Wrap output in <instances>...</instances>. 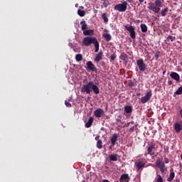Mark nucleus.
<instances>
[{
	"instance_id": "1a4fd4ad",
	"label": "nucleus",
	"mask_w": 182,
	"mask_h": 182,
	"mask_svg": "<svg viewBox=\"0 0 182 182\" xmlns=\"http://www.w3.org/2000/svg\"><path fill=\"white\" fill-rule=\"evenodd\" d=\"M154 149H156V145L154 144H152L149 146H148L147 151L144 154L145 157L147 156V155L154 156L155 154Z\"/></svg>"
},
{
	"instance_id": "4468645a",
	"label": "nucleus",
	"mask_w": 182,
	"mask_h": 182,
	"mask_svg": "<svg viewBox=\"0 0 182 182\" xmlns=\"http://www.w3.org/2000/svg\"><path fill=\"white\" fill-rule=\"evenodd\" d=\"M117 139H119V135L117 134H113L111 137V146L113 147L114 144H116V141H117Z\"/></svg>"
},
{
	"instance_id": "49530a36",
	"label": "nucleus",
	"mask_w": 182,
	"mask_h": 182,
	"mask_svg": "<svg viewBox=\"0 0 182 182\" xmlns=\"http://www.w3.org/2000/svg\"><path fill=\"white\" fill-rule=\"evenodd\" d=\"M139 3L143 4L144 2V0H139Z\"/></svg>"
},
{
	"instance_id": "72a5a7b5",
	"label": "nucleus",
	"mask_w": 182,
	"mask_h": 182,
	"mask_svg": "<svg viewBox=\"0 0 182 182\" xmlns=\"http://www.w3.org/2000/svg\"><path fill=\"white\" fill-rule=\"evenodd\" d=\"M77 14L80 16H85V15H86V12L85 11H82L80 9L77 10Z\"/></svg>"
},
{
	"instance_id": "4be33fe9",
	"label": "nucleus",
	"mask_w": 182,
	"mask_h": 182,
	"mask_svg": "<svg viewBox=\"0 0 182 182\" xmlns=\"http://www.w3.org/2000/svg\"><path fill=\"white\" fill-rule=\"evenodd\" d=\"M80 25H81V29L82 31H83V32L84 31H86V29H87V24L86 23V21H82L80 22Z\"/></svg>"
},
{
	"instance_id": "39448f33",
	"label": "nucleus",
	"mask_w": 182,
	"mask_h": 182,
	"mask_svg": "<svg viewBox=\"0 0 182 182\" xmlns=\"http://www.w3.org/2000/svg\"><path fill=\"white\" fill-rule=\"evenodd\" d=\"M97 41V38H96V37L87 36L84 38L82 41V45H84V46H90L92 43L95 44V43Z\"/></svg>"
},
{
	"instance_id": "e433bc0d",
	"label": "nucleus",
	"mask_w": 182,
	"mask_h": 182,
	"mask_svg": "<svg viewBox=\"0 0 182 182\" xmlns=\"http://www.w3.org/2000/svg\"><path fill=\"white\" fill-rule=\"evenodd\" d=\"M128 86H129V87H133L136 86V83L133 82L132 81H129L128 83Z\"/></svg>"
},
{
	"instance_id": "c85d7f7f",
	"label": "nucleus",
	"mask_w": 182,
	"mask_h": 182,
	"mask_svg": "<svg viewBox=\"0 0 182 182\" xmlns=\"http://www.w3.org/2000/svg\"><path fill=\"white\" fill-rule=\"evenodd\" d=\"M109 160H111V161H117V154L109 155Z\"/></svg>"
},
{
	"instance_id": "79ce46f5",
	"label": "nucleus",
	"mask_w": 182,
	"mask_h": 182,
	"mask_svg": "<svg viewBox=\"0 0 182 182\" xmlns=\"http://www.w3.org/2000/svg\"><path fill=\"white\" fill-rule=\"evenodd\" d=\"M168 85L169 86H171V85H173V81L168 80Z\"/></svg>"
},
{
	"instance_id": "f8f14e48",
	"label": "nucleus",
	"mask_w": 182,
	"mask_h": 182,
	"mask_svg": "<svg viewBox=\"0 0 182 182\" xmlns=\"http://www.w3.org/2000/svg\"><path fill=\"white\" fill-rule=\"evenodd\" d=\"M86 65L88 70H90L91 72H95L96 70V67H95V64H93L92 61L87 62Z\"/></svg>"
},
{
	"instance_id": "cd10ccee",
	"label": "nucleus",
	"mask_w": 182,
	"mask_h": 182,
	"mask_svg": "<svg viewBox=\"0 0 182 182\" xmlns=\"http://www.w3.org/2000/svg\"><path fill=\"white\" fill-rule=\"evenodd\" d=\"M167 12H168V8L166 7L165 9H163L161 11V16H166L167 15Z\"/></svg>"
},
{
	"instance_id": "c03bdc74",
	"label": "nucleus",
	"mask_w": 182,
	"mask_h": 182,
	"mask_svg": "<svg viewBox=\"0 0 182 182\" xmlns=\"http://www.w3.org/2000/svg\"><path fill=\"white\" fill-rule=\"evenodd\" d=\"M129 131L134 132V127H132L129 129Z\"/></svg>"
},
{
	"instance_id": "f03ea898",
	"label": "nucleus",
	"mask_w": 182,
	"mask_h": 182,
	"mask_svg": "<svg viewBox=\"0 0 182 182\" xmlns=\"http://www.w3.org/2000/svg\"><path fill=\"white\" fill-rule=\"evenodd\" d=\"M163 1L161 0H155L154 3L150 2L148 4V8L154 14H159L160 12V9L161 8V5Z\"/></svg>"
},
{
	"instance_id": "412c9836",
	"label": "nucleus",
	"mask_w": 182,
	"mask_h": 182,
	"mask_svg": "<svg viewBox=\"0 0 182 182\" xmlns=\"http://www.w3.org/2000/svg\"><path fill=\"white\" fill-rule=\"evenodd\" d=\"M102 36L105 38L106 42H110L112 41V35L109 33H104Z\"/></svg>"
},
{
	"instance_id": "3c124183",
	"label": "nucleus",
	"mask_w": 182,
	"mask_h": 182,
	"mask_svg": "<svg viewBox=\"0 0 182 182\" xmlns=\"http://www.w3.org/2000/svg\"><path fill=\"white\" fill-rule=\"evenodd\" d=\"M122 1H124V0H122Z\"/></svg>"
},
{
	"instance_id": "2eb2a0df",
	"label": "nucleus",
	"mask_w": 182,
	"mask_h": 182,
	"mask_svg": "<svg viewBox=\"0 0 182 182\" xmlns=\"http://www.w3.org/2000/svg\"><path fill=\"white\" fill-rule=\"evenodd\" d=\"M170 174H169V177L167 178V181L171 182L173 181V180H174V177H176V173H174V170L173 168L170 169Z\"/></svg>"
},
{
	"instance_id": "7ed1b4c3",
	"label": "nucleus",
	"mask_w": 182,
	"mask_h": 182,
	"mask_svg": "<svg viewBox=\"0 0 182 182\" xmlns=\"http://www.w3.org/2000/svg\"><path fill=\"white\" fill-rule=\"evenodd\" d=\"M129 3L127 1H123L122 4H119L114 6V9L119 12H126L127 10V6Z\"/></svg>"
},
{
	"instance_id": "ea45409f",
	"label": "nucleus",
	"mask_w": 182,
	"mask_h": 182,
	"mask_svg": "<svg viewBox=\"0 0 182 182\" xmlns=\"http://www.w3.org/2000/svg\"><path fill=\"white\" fill-rule=\"evenodd\" d=\"M164 153H166L167 154H168V146H164Z\"/></svg>"
},
{
	"instance_id": "20e7f679",
	"label": "nucleus",
	"mask_w": 182,
	"mask_h": 182,
	"mask_svg": "<svg viewBox=\"0 0 182 182\" xmlns=\"http://www.w3.org/2000/svg\"><path fill=\"white\" fill-rule=\"evenodd\" d=\"M156 167H158V168L160 169V171H161L162 176H164V174H166V171L167 170V168L166 167V164H164V162H163V161H161L160 159H157L156 161Z\"/></svg>"
},
{
	"instance_id": "58836bf2",
	"label": "nucleus",
	"mask_w": 182,
	"mask_h": 182,
	"mask_svg": "<svg viewBox=\"0 0 182 182\" xmlns=\"http://www.w3.org/2000/svg\"><path fill=\"white\" fill-rule=\"evenodd\" d=\"M116 59V55H112L110 57V62H113Z\"/></svg>"
},
{
	"instance_id": "7c9ffc66",
	"label": "nucleus",
	"mask_w": 182,
	"mask_h": 182,
	"mask_svg": "<svg viewBox=\"0 0 182 182\" xmlns=\"http://www.w3.org/2000/svg\"><path fill=\"white\" fill-rule=\"evenodd\" d=\"M94 45H95V53L99 52V48H100L99 41H97V40L96 42L94 43Z\"/></svg>"
},
{
	"instance_id": "393cba45",
	"label": "nucleus",
	"mask_w": 182,
	"mask_h": 182,
	"mask_svg": "<svg viewBox=\"0 0 182 182\" xmlns=\"http://www.w3.org/2000/svg\"><path fill=\"white\" fill-rule=\"evenodd\" d=\"M141 32L146 33L147 32V26L144 23H141L140 25Z\"/></svg>"
},
{
	"instance_id": "4c0bfd02",
	"label": "nucleus",
	"mask_w": 182,
	"mask_h": 182,
	"mask_svg": "<svg viewBox=\"0 0 182 182\" xmlns=\"http://www.w3.org/2000/svg\"><path fill=\"white\" fill-rule=\"evenodd\" d=\"M65 105L66 107H72V104L68 102V100L65 101Z\"/></svg>"
},
{
	"instance_id": "5701e85b",
	"label": "nucleus",
	"mask_w": 182,
	"mask_h": 182,
	"mask_svg": "<svg viewBox=\"0 0 182 182\" xmlns=\"http://www.w3.org/2000/svg\"><path fill=\"white\" fill-rule=\"evenodd\" d=\"M102 18L105 23H107V22H109V18L107 17V13H103L102 14Z\"/></svg>"
},
{
	"instance_id": "9b49d317",
	"label": "nucleus",
	"mask_w": 182,
	"mask_h": 182,
	"mask_svg": "<svg viewBox=\"0 0 182 182\" xmlns=\"http://www.w3.org/2000/svg\"><path fill=\"white\" fill-rule=\"evenodd\" d=\"M129 180L130 176H129V174L127 173H123L119 178L120 182H129Z\"/></svg>"
},
{
	"instance_id": "c756f323",
	"label": "nucleus",
	"mask_w": 182,
	"mask_h": 182,
	"mask_svg": "<svg viewBox=\"0 0 182 182\" xmlns=\"http://www.w3.org/2000/svg\"><path fill=\"white\" fill-rule=\"evenodd\" d=\"M102 144H103V142L102 141V140L101 139L98 140L97 141V145H96L97 148L100 149H103V145Z\"/></svg>"
},
{
	"instance_id": "f257e3e1",
	"label": "nucleus",
	"mask_w": 182,
	"mask_h": 182,
	"mask_svg": "<svg viewBox=\"0 0 182 182\" xmlns=\"http://www.w3.org/2000/svg\"><path fill=\"white\" fill-rule=\"evenodd\" d=\"M95 93V95H99L100 93V90L97 85H95L93 81H90L87 85H84L81 88L82 93H87V95H90V92Z\"/></svg>"
},
{
	"instance_id": "f704fd0d",
	"label": "nucleus",
	"mask_w": 182,
	"mask_h": 182,
	"mask_svg": "<svg viewBox=\"0 0 182 182\" xmlns=\"http://www.w3.org/2000/svg\"><path fill=\"white\" fill-rule=\"evenodd\" d=\"M175 94L179 95H182V86H181L178 90L176 91Z\"/></svg>"
},
{
	"instance_id": "423d86ee",
	"label": "nucleus",
	"mask_w": 182,
	"mask_h": 182,
	"mask_svg": "<svg viewBox=\"0 0 182 182\" xmlns=\"http://www.w3.org/2000/svg\"><path fill=\"white\" fill-rule=\"evenodd\" d=\"M136 65L140 72H144L147 68V65H146V63H144V60H143V59L136 60Z\"/></svg>"
},
{
	"instance_id": "0eeeda50",
	"label": "nucleus",
	"mask_w": 182,
	"mask_h": 182,
	"mask_svg": "<svg viewBox=\"0 0 182 182\" xmlns=\"http://www.w3.org/2000/svg\"><path fill=\"white\" fill-rule=\"evenodd\" d=\"M124 28L129 32V36H131L132 39H136V31H134V27L133 26H129L128 25L124 26Z\"/></svg>"
},
{
	"instance_id": "473e14b6",
	"label": "nucleus",
	"mask_w": 182,
	"mask_h": 182,
	"mask_svg": "<svg viewBox=\"0 0 182 182\" xmlns=\"http://www.w3.org/2000/svg\"><path fill=\"white\" fill-rule=\"evenodd\" d=\"M156 182H163V178L156 172Z\"/></svg>"
},
{
	"instance_id": "a18cd8bd",
	"label": "nucleus",
	"mask_w": 182,
	"mask_h": 182,
	"mask_svg": "<svg viewBox=\"0 0 182 182\" xmlns=\"http://www.w3.org/2000/svg\"><path fill=\"white\" fill-rule=\"evenodd\" d=\"M102 182H110V181L107 179H105V180L102 181Z\"/></svg>"
},
{
	"instance_id": "2f4dec72",
	"label": "nucleus",
	"mask_w": 182,
	"mask_h": 182,
	"mask_svg": "<svg viewBox=\"0 0 182 182\" xmlns=\"http://www.w3.org/2000/svg\"><path fill=\"white\" fill-rule=\"evenodd\" d=\"M120 59L122 60H126V59H127V54H126L125 53H122L120 55Z\"/></svg>"
},
{
	"instance_id": "37998d69",
	"label": "nucleus",
	"mask_w": 182,
	"mask_h": 182,
	"mask_svg": "<svg viewBox=\"0 0 182 182\" xmlns=\"http://www.w3.org/2000/svg\"><path fill=\"white\" fill-rule=\"evenodd\" d=\"M100 139V136H95V140H96L97 141H99V140H100V139Z\"/></svg>"
},
{
	"instance_id": "aec40b11",
	"label": "nucleus",
	"mask_w": 182,
	"mask_h": 182,
	"mask_svg": "<svg viewBox=\"0 0 182 182\" xmlns=\"http://www.w3.org/2000/svg\"><path fill=\"white\" fill-rule=\"evenodd\" d=\"M93 117H90L87 121V122L85 124V127L89 129V127H92V124H93Z\"/></svg>"
},
{
	"instance_id": "6ab92c4d",
	"label": "nucleus",
	"mask_w": 182,
	"mask_h": 182,
	"mask_svg": "<svg viewBox=\"0 0 182 182\" xmlns=\"http://www.w3.org/2000/svg\"><path fill=\"white\" fill-rule=\"evenodd\" d=\"M173 41H176V37L172 36H168L166 39V43H167L168 45H170V43H171V42H173Z\"/></svg>"
},
{
	"instance_id": "dca6fc26",
	"label": "nucleus",
	"mask_w": 182,
	"mask_h": 182,
	"mask_svg": "<svg viewBox=\"0 0 182 182\" xmlns=\"http://www.w3.org/2000/svg\"><path fill=\"white\" fill-rule=\"evenodd\" d=\"M103 59V51H100L95 58V62L99 63Z\"/></svg>"
},
{
	"instance_id": "ddd939ff",
	"label": "nucleus",
	"mask_w": 182,
	"mask_h": 182,
	"mask_svg": "<svg viewBox=\"0 0 182 182\" xmlns=\"http://www.w3.org/2000/svg\"><path fill=\"white\" fill-rule=\"evenodd\" d=\"M170 76L171 79H173L174 80H176V82L180 81V75L176 72H171L170 74Z\"/></svg>"
},
{
	"instance_id": "f3484780",
	"label": "nucleus",
	"mask_w": 182,
	"mask_h": 182,
	"mask_svg": "<svg viewBox=\"0 0 182 182\" xmlns=\"http://www.w3.org/2000/svg\"><path fill=\"white\" fill-rule=\"evenodd\" d=\"M124 112L127 114H131V113H133V107L130 105H127L124 107Z\"/></svg>"
},
{
	"instance_id": "8fccbe9b",
	"label": "nucleus",
	"mask_w": 182,
	"mask_h": 182,
	"mask_svg": "<svg viewBox=\"0 0 182 182\" xmlns=\"http://www.w3.org/2000/svg\"><path fill=\"white\" fill-rule=\"evenodd\" d=\"M109 149H112V146H109Z\"/></svg>"
},
{
	"instance_id": "a878e982",
	"label": "nucleus",
	"mask_w": 182,
	"mask_h": 182,
	"mask_svg": "<svg viewBox=\"0 0 182 182\" xmlns=\"http://www.w3.org/2000/svg\"><path fill=\"white\" fill-rule=\"evenodd\" d=\"M175 130L176 133H180L181 132V124L176 123L175 124Z\"/></svg>"
},
{
	"instance_id": "a211bd4d",
	"label": "nucleus",
	"mask_w": 182,
	"mask_h": 182,
	"mask_svg": "<svg viewBox=\"0 0 182 182\" xmlns=\"http://www.w3.org/2000/svg\"><path fill=\"white\" fill-rule=\"evenodd\" d=\"M95 31L92 29L85 30L83 31V35H85V36H92V35H93Z\"/></svg>"
},
{
	"instance_id": "bb28decb",
	"label": "nucleus",
	"mask_w": 182,
	"mask_h": 182,
	"mask_svg": "<svg viewBox=\"0 0 182 182\" xmlns=\"http://www.w3.org/2000/svg\"><path fill=\"white\" fill-rule=\"evenodd\" d=\"M144 166H146V163L144 162L139 161L136 164V167L139 170H140V168H143Z\"/></svg>"
},
{
	"instance_id": "9d476101",
	"label": "nucleus",
	"mask_w": 182,
	"mask_h": 182,
	"mask_svg": "<svg viewBox=\"0 0 182 182\" xmlns=\"http://www.w3.org/2000/svg\"><path fill=\"white\" fill-rule=\"evenodd\" d=\"M94 114L95 117H102L105 114V111L102 109L98 108L94 111Z\"/></svg>"
},
{
	"instance_id": "b1692460",
	"label": "nucleus",
	"mask_w": 182,
	"mask_h": 182,
	"mask_svg": "<svg viewBox=\"0 0 182 182\" xmlns=\"http://www.w3.org/2000/svg\"><path fill=\"white\" fill-rule=\"evenodd\" d=\"M75 60L77 62H82V60H83V55H82V54H77L75 55Z\"/></svg>"
},
{
	"instance_id": "de8ad7c7",
	"label": "nucleus",
	"mask_w": 182,
	"mask_h": 182,
	"mask_svg": "<svg viewBox=\"0 0 182 182\" xmlns=\"http://www.w3.org/2000/svg\"><path fill=\"white\" fill-rule=\"evenodd\" d=\"M124 2H132V0H127V1H124Z\"/></svg>"
},
{
	"instance_id": "c9c22d12",
	"label": "nucleus",
	"mask_w": 182,
	"mask_h": 182,
	"mask_svg": "<svg viewBox=\"0 0 182 182\" xmlns=\"http://www.w3.org/2000/svg\"><path fill=\"white\" fill-rule=\"evenodd\" d=\"M154 58L156 60H159V58H160V51H156L154 55Z\"/></svg>"
},
{
	"instance_id": "09e8293b",
	"label": "nucleus",
	"mask_w": 182,
	"mask_h": 182,
	"mask_svg": "<svg viewBox=\"0 0 182 182\" xmlns=\"http://www.w3.org/2000/svg\"><path fill=\"white\" fill-rule=\"evenodd\" d=\"M164 73H166V71H164L163 75H164Z\"/></svg>"
},
{
	"instance_id": "6e6552de",
	"label": "nucleus",
	"mask_w": 182,
	"mask_h": 182,
	"mask_svg": "<svg viewBox=\"0 0 182 182\" xmlns=\"http://www.w3.org/2000/svg\"><path fill=\"white\" fill-rule=\"evenodd\" d=\"M151 96H153V94L151 93V90H150L149 92H147L145 96L141 98V102L142 105L147 103V102H149L150 99H151Z\"/></svg>"
},
{
	"instance_id": "a19ab883",
	"label": "nucleus",
	"mask_w": 182,
	"mask_h": 182,
	"mask_svg": "<svg viewBox=\"0 0 182 182\" xmlns=\"http://www.w3.org/2000/svg\"><path fill=\"white\" fill-rule=\"evenodd\" d=\"M164 161H165L166 164H168V163H169L168 158H167V157L165 156V158H164Z\"/></svg>"
}]
</instances>
